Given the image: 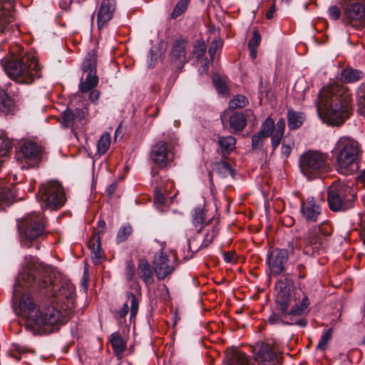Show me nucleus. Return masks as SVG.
<instances>
[{
  "mask_svg": "<svg viewBox=\"0 0 365 365\" xmlns=\"http://www.w3.org/2000/svg\"><path fill=\"white\" fill-rule=\"evenodd\" d=\"M217 171L222 175L223 177L234 175V170L231 165L224 160H220L215 164Z\"/></svg>",
  "mask_w": 365,
  "mask_h": 365,
  "instance_id": "41",
  "label": "nucleus"
},
{
  "mask_svg": "<svg viewBox=\"0 0 365 365\" xmlns=\"http://www.w3.org/2000/svg\"><path fill=\"white\" fill-rule=\"evenodd\" d=\"M251 117L255 118L252 110L233 113L229 119L230 127L232 130V132L236 133L242 131L247 125V120Z\"/></svg>",
  "mask_w": 365,
  "mask_h": 365,
  "instance_id": "27",
  "label": "nucleus"
},
{
  "mask_svg": "<svg viewBox=\"0 0 365 365\" xmlns=\"http://www.w3.org/2000/svg\"><path fill=\"white\" fill-rule=\"evenodd\" d=\"M296 274L298 275L299 278L304 279L307 276V268L306 267L300 263L298 264L296 267Z\"/></svg>",
  "mask_w": 365,
  "mask_h": 365,
  "instance_id": "56",
  "label": "nucleus"
},
{
  "mask_svg": "<svg viewBox=\"0 0 365 365\" xmlns=\"http://www.w3.org/2000/svg\"><path fill=\"white\" fill-rule=\"evenodd\" d=\"M190 0H179L170 14V18L175 19L183 14L190 4Z\"/></svg>",
  "mask_w": 365,
  "mask_h": 365,
  "instance_id": "39",
  "label": "nucleus"
},
{
  "mask_svg": "<svg viewBox=\"0 0 365 365\" xmlns=\"http://www.w3.org/2000/svg\"><path fill=\"white\" fill-rule=\"evenodd\" d=\"M300 212L307 222H315L321 215V208L313 197H309L301 202Z\"/></svg>",
  "mask_w": 365,
  "mask_h": 365,
  "instance_id": "24",
  "label": "nucleus"
},
{
  "mask_svg": "<svg viewBox=\"0 0 365 365\" xmlns=\"http://www.w3.org/2000/svg\"><path fill=\"white\" fill-rule=\"evenodd\" d=\"M110 343L116 355L122 354L126 349L125 341L118 332L111 334Z\"/></svg>",
  "mask_w": 365,
  "mask_h": 365,
  "instance_id": "34",
  "label": "nucleus"
},
{
  "mask_svg": "<svg viewBox=\"0 0 365 365\" xmlns=\"http://www.w3.org/2000/svg\"><path fill=\"white\" fill-rule=\"evenodd\" d=\"M192 221L195 227L201 225L205 221V212L201 208H196L192 213Z\"/></svg>",
  "mask_w": 365,
  "mask_h": 365,
  "instance_id": "46",
  "label": "nucleus"
},
{
  "mask_svg": "<svg viewBox=\"0 0 365 365\" xmlns=\"http://www.w3.org/2000/svg\"><path fill=\"white\" fill-rule=\"evenodd\" d=\"M116 9L115 0H103L97 13V25L101 29L111 20Z\"/></svg>",
  "mask_w": 365,
  "mask_h": 365,
  "instance_id": "23",
  "label": "nucleus"
},
{
  "mask_svg": "<svg viewBox=\"0 0 365 365\" xmlns=\"http://www.w3.org/2000/svg\"><path fill=\"white\" fill-rule=\"evenodd\" d=\"M288 257L289 251L285 249H274L269 253L267 264L272 274L277 276L284 272Z\"/></svg>",
  "mask_w": 365,
  "mask_h": 365,
  "instance_id": "18",
  "label": "nucleus"
},
{
  "mask_svg": "<svg viewBox=\"0 0 365 365\" xmlns=\"http://www.w3.org/2000/svg\"><path fill=\"white\" fill-rule=\"evenodd\" d=\"M360 153V146L356 140L346 136L341 137L331 151L337 170L344 175L351 174Z\"/></svg>",
  "mask_w": 365,
  "mask_h": 365,
  "instance_id": "5",
  "label": "nucleus"
},
{
  "mask_svg": "<svg viewBox=\"0 0 365 365\" xmlns=\"http://www.w3.org/2000/svg\"><path fill=\"white\" fill-rule=\"evenodd\" d=\"M101 92L98 90H91L90 94H89V99L93 103H96L100 97Z\"/></svg>",
  "mask_w": 365,
  "mask_h": 365,
  "instance_id": "59",
  "label": "nucleus"
},
{
  "mask_svg": "<svg viewBox=\"0 0 365 365\" xmlns=\"http://www.w3.org/2000/svg\"><path fill=\"white\" fill-rule=\"evenodd\" d=\"M361 72L351 68H347L344 69L340 75V80L345 83H351L358 81L361 78Z\"/></svg>",
  "mask_w": 365,
  "mask_h": 365,
  "instance_id": "35",
  "label": "nucleus"
},
{
  "mask_svg": "<svg viewBox=\"0 0 365 365\" xmlns=\"http://www.w3.org/2000/svg\"><path fill=\"white\" fill-rule=\"evenodd\" d=\"M36 199L43 208L58 210L66 201L63 186L56 180H51L42 184L36 195Z\"/></svg>",
  "mask_w": 365,
  "mask_h": 365,
  "instance_id": "10",
  "label": "nucleus"
},
{
  "mask_svg": "<svg viewBox=\"0 0 365 365\" xmlns=\"http://www.w3.org/2000/svg\"><path fill=\"white\" fill-rule=\"evenodd\" d=\"M14 3L11 0H0V34H5L11 27Z\"/></svg>",
  "mask_w": 365,
  "mask_h": 365,
  "instance_id": "22",
  "label": "nucleus"
},
{
  "mask_svg": "<svg viewBox=\"0 0 365 365\" xmlns=\"http://www.w3.org/2000/svg\"><path fill=\"white\" fill-rule=\"evenodd\" d=\"M154 202L158 205H163L165 202V195L158 190H155Z\"/></svg>",
  "mask_w": 365,
  "mask_h": 365,
  "instance_id": "57",
  "label": "nucleus"
},
{
  "mask_svg": "<svg viewBox=\"0 0 365 365\" xmlns=\"http://www.w3.org/2000/svg\"><path fill=\"white\" fill-rule=\"evenodd\" d=\"M293 301L294 304L289 309L287 317L289 321L285 324L305 327L307 324V321L302 316L307 314L309 312L310 301L308 294L300 288L299 291L294 292Z\"/></svg>",
  "mask_w": 365,
  "mask_h": 365,
  "instance_id": "14",
  "label": "nucleus"
},
{
  "mask_svg": "<svg viewBox=\"0 0 365 365\" xmlns=\"http://www.w3.org/2000/svg\"><path fill=\"white\" fill-rule=\"evenodd\" d=\"M261 41V35L259 32L255 30L253 32V36L248 42V47L257 48Z\"/></svg>",
  "mask_w": 365,
  "mask_h": 365,
  "instance_id": "52",
  "label": "nucleus"
},
{
  "mask_svg": "<svg viewBox=\"0 0 365 365\" xmlns=\"http://www.w3.org/2000/svg\"><path fill=\"white\" fill-rule=\"evenodd\" d=\"M329 17L332 21L341 20L343 11H341L340 7L336 5H333L329 7L327 10Z\"/></svg>",
  "mask_w": 365,
  "mask_h": 365,
  "instance_id": "47",
  "label": "nucleus"
},
{
  "mask_svg": "<svg viewBox=\"0 0 365 365\" xmlns=\"http://www.w3.org/2000/svg\"><path fill=\"white\" fill-rule=\"evenodd\" d=\"M154 270L158 279H164L175 269L173 262L169 256L163 251L158 252L153 259Z\"/></svg>",
  "mask_w": 365,
  "mask_h": 365,
  "instance_id": "19",
  "label": "nucleus"
},
{
  "mask_svg": "<svg viewBox=\"0 0 365 365\" xmlns=\"http://www.w3.org/2000/svg\"><path fill=\"white\" fill-rule=\"evenodd\" d=\"M118 182L116 181L113 182L109 185L106 189L107 195L111 197L117 189Z\"/></svg>",
  "mask_w": 365,
  "mask_h": 365,
  "instance_id": "58",
  "label": "nucleus"
},
{
  "mask_svg": "<svg viewBox=\"0 0 365 365\" xmlns=\"http://www.w3.org/2000/svg\"><path fill=\"white\" fill-rule=\"evenodd\" d=\"M12 84L8 83L4 86H0V110L5 113H9L14 108V102L9 95L14 93L11 90Z\"/></svg>",
  "mask_w": 365,
  "mask_h": 365,
  "instance_id": "28",
  "label": "nucleus"
},
{
  "mask_svg": "<svg viewBox=\"0 0 365 365\" xmlns=\"http://www.w3.org/2000/svg\"><path fill=\"white\" fill-rule=\"evenodd\" d=\"M98 225L103 229L106 227V222L103 220H99ZM103 232V230H98L94 233L88 242V247L91 252L92 261L95 264H100L101 260L104 258V252L101 245V235Z\"/></svg>",
  "mask_w": 365,
  "mask_h": 365,
  "instance_id": "21",
  "label": "nucleus"
},
{
  "mask_svg": "<svg viewBox=\"0 0 365 365\" xmlns=\"http://www.w3.org/2000/svg\"><path fill=\"white\" fill-rule=\"evenodd\" d=\"M341 22L357 29L365 28V0H349L343 9Z\"/></svg>",
  "mask_w": 365,
  "mask_h": 365,
  "instance_id": "15",
  "label": "nucleus"
},
{
  "mask_svg": "<svg viewBox=\"0 0 365 365\" xmlns=\"http://www.w3.org/2000/svg\"><path fill=\"white\" fill-rule=\"evenodd\" d=\"M126 297L130 300V317H135L138 311L139 302L137 297L131 292H127Z\"/></svg>",
  "mask_w": 365,
  "mask_h": 365,
  "instance_id": "45",
  "label": "nucleus"
},
{
  "mask_svg": "<svg viewBox=\"0 0 365 365\" xmlns=\"http://www.w3.org/2000/svg\"><path fill=\"white\" fill-rule=\"evenodd\" d=\"M168 146L164 140H160L155 144L150 150V157L159 168H165L168 165Z\"/></svg>",
  "mask_w": 365,
  "mask_h": 365,
  "instance_id": "26",
  "label": "nucleus"
},
{
  "mask_svg": "<svg viewBox=\"0 0 365 365\" xmlns=\"http://www.w3.org/2000/svg\"><path fill=\"white\" fill-rule=\"evenodd\" d=\"M333 329L329 328L322 333L320 340L317 346V349L319 351H325L328 347V344L332 339Z\"/></svg>",
  "mask_w": 365,
  "mask_h": 365,
  "instance_id": "40",
  "label": "nucleus"
},
{
  "mask_svg": "<svg viewBox=\"0 0 365 365\" xmlns=\"http://www.w3.org/2000/svg\"><path fill=\"white\" fill-rule=\"evenodd\" d=\"M154 267H152L147 260L141 259L138 261L137 275L147 287L154 283Z\"/></svg>",
  "mask_w": 365,
  "mask_h": 365,
  "instance_id": "29",
  "label": "nucleus"
},
{
  "mask_svg": "<svg viewBox=\"0 0 365 365\" xmlns=\"http://www.w3.org/2000/svg\"><path fill=\"white\" fill-rule=\"evenodd\" d=\"M254 359L259 365H280L282 363V351L278 341L265 339L252 346Z\"/></svg>",
  "mask_w": 365,
  "mask_h": 365,
  "instance_id": "9",
  "label": "nucleus"
},
{
  "mask_svg": "<svg viewBox=\"0 0 365 365\" xmlns=\"http://www.w3.org/2000/svg\"><path fill=\"white\" fill-rule=\"evenodd\" d=\"M358 113L365 118V90L363 89L358 93Z\"/></svg>",
  "mask_w": 365,
  "mask_h": 365,
  "instance_id": "49",
  "label": "nucleus"
},
{
  "mask_svg": "<svg viewBox=\"0 0 365 365\" xmlns=\"http://www.w3.org/2000/svg\"><path fill=\"white\" fill-rule=\"evenodd\" d=\"M267 138L264 134L257 132L252 137V148L255 150H262Z\"/></svg>",
  "mask_w": 365,
  "mask_h": 365,
  "instance_id": "44",
  "label": "nucleus"
},
{
  "mask_svg": "<svg viewBox=\"0 0 365 365\" xmlns=\"http://www.w3.org/2000/svg\"><path fill=\"white\" fill-rule=\"evenodd\" d=\"M85 118L86 113L82 109L76 108L72 110L68 108L62 113L61 125L64 128L73 129L78 126V123H83Z\"/></svg>",
  "mask_w": 365,
  "mask_h": 365,
  "instance_id": "25",
  "label": "nucleus"
},
{
  "mask_svg": "<svg viewBox=\"0 0 365 365\" xmlns=\"http://www.w3.org/2000/svg\"><path fill=\"white\" fill-rule=\"evenodd\" d=\"M287 118L289 130H296L302 125L305 119V115L302 112H297L292 108H289L287 109Z\"/></svg>",
  "mask_w": 365,
  "mask_h": 365,
  "instance_id": "32",
  "label": "nucleus"
},
{
  "mask_svg": "<svg viewBox=\"0 0 365 365\" xmlns=\"http://www.w3.org/2000/svg\"><path fill=\"white\" fill-rule=\"evenodd\" d=\"M319 110L324 121L332 125H340L351 114L352 95L344 85L324 88L319 94Z\"/></svg>",
  "mask_w": 365,
  "mask_h": 365,
  "instance_id": "3",
  "label": "nucleus"
},
{
  "mask_svg": "<svg viewBox=\"0 0 365 365\" xmlns=\"http://www.w3.org/2000/svg\"><path fill=\"white\" fill-rule=\"evenodd\" d=\"M226 365H251L249 356L244 352L233 349L226 354Z\"/></svg>",
  "mask_w": 365,
  "mask_h": 365,
  "instance_id": "30",
  "label": "nucleus"
},
{
  "mask_svg": "<svg viewBox=\"0 0 365 365\" xmlns=\"http://www.w3.org/2000/svg\"><path fill=\"white\" fill-rule=\"evenodd\" d=\"M200 232L201 228H200L197 231L196 235L190 238L188 241L189 250L193 253L197 252L202 247H205L204 246V242L202 240V237L201 236Z\"/></svg>",
  "mask_w": 365,
  "mask_h": 365,
  "instance_id": "37",
  "label": "nucleus"
},
{
  "mask_svg": "<svg viewBox=\"0 0 365 365\" xmlns=\"http://www.w3.org/2000/svg\"><path fill=\"white\" fill-rule=\"evenodd\" d=\"M294 146V140H289L284 139L282 142V148H281L282 155L285 158H287L290 155Z\"/></svg>",
  "mask_w": 365,
  "mask_h": 365,
  "instance_id": "48",
  "label": "nucleus"
},
{
  "mask_svg": "<svg viewBox=\"0 0 365 365\" xmlns=\"http://www.w3.org/2000/svg\"><path fill=\"white\" fill-rule=\"evenodd\" d=\"M218 144L223 154H230L235 148L236 139L232 135L219 136Z\"/></svg>",
  "mask_w": 365,
  "mask_h": 365,
  "instance_id": "33",
  "label": "nucleus"
},
{
  "mask_svg": "<svg viewBox=\"0 0 365 365\" xmlns=\"http://www.w3.org/2000/svg\"><path fill=\"white\" fill-rule=\"evenodd\" d=\"M248 104V99L243 95H237L229 102L230 109L235 110L245 107Z\"/></svg>",
  "mask_w": 365,
  "mask_h": 365,
  "instance_id": "42",
  "label": "nucleus"
},
{
  "mask_svg": "<svg viewBox=\"0 0 365 365\" xmlns=\"http://www.w3.org/2000/svg\"><path fill=\"white\" fill-rule=\"evenodd\" d=\"M133 228L130 225H125L122 226L117 234L116 241L118 243L126 241L128 237L132 234Z\"/></svg>",
  "mask_w": 365,
  "mask_h": 365,
  "instance_id": "43",
  "label": "nucleus"
},
{
  "mask_svg": "<svg viewBox=\"0 0 365 365\" xmlns=\"http://www.w3.org/2000/svg\"><path fill=\"white\" fill-rule=\"evenodd\" d=\"M18 313L26 319V328L34 334H48L54 326L65 322L63 314L53 304L39 306L31 296L26 294L19 299Z\"/></svg>",
  "mask_w": 365,
  "mask_h": 365,
  "instance_id": "2",
  "label": "nucleus"
},
{
  "mask_svg": "<svg viewBox=\"0 0 365 365\" xmlns=\"http://www.w3.org/2000/svg\"><path fill=\"white\" fill-rule=\"evenodd\" d=\"M292 280L284 278L278 280L275 284L277 292L275 305L276 309L282 316L287 318L289 307L294 299V290Z\"/></svg>",
  "mask_w": 365,
  "mask_h": 365,
  "instance_id": "16",
  "label": "nucleus"
},
{
  "mask_svg": "<svg viewBox=\"0 0 365 365\" xmlns=\"http://www.w3.org/2000/svg\"><path fill=\"white\" fill-rule=\"evenodd\" d=\"M220 46H221V42L220 41H213L210 43V46L208 49V53L212 60L214 59L216 51Z\"/></svg>",
  "mask_w": 365,
  "mask_h": 365,
  "instance_id": "54",
  "label": "nucleus"
},
{
  "mask_svg": "<svg viewBox=\"0 0 365 365\" xmlns=\"http://www.w3.org/2000/svg\"><path fill=\"white\" fill-rule=\"evenodd\" d=\"M282 317H285L282 316L281 313L279 314L278 313L273 312L268 318V322L270 324H276L280 322H282L284 324H285L284 323L287 322H284Z\"/></svg>",
  "mask_w": 365,
  "mask_h": 365,
  "instance_id": "53",
  "label": "nucleus"
},
{
  "mask_svg": "<svg viewBox=\"0 0 365 365\" xmlns=\"http://www.w3.org/2000/svg\"><path fill=\"white\" fill-rule=\"evenodd\" d=\"M275 3L276 1H272V4L266 13V18L267 19H272L274 16V14L276 11Z\"/></svg>",
  "mask_w": 365,
  "mask_h": 365,
  "instance_id": "61",
  "label": "nucleus"
},
{
  "mask_svg": "<svg viewBox=\"0 0 365 365\" xmlns=\"http://www.w3.org/2000/svg\"><path fill=\"white\" fill-rule=\"evenodd\" d=\"M46 219L40 213L31 212L18 222L21 242L26 247H31V242L43 238L47 234L45 231Z\"/></svg>",
  "mask_w": 365,
  "mask_h": 365,
  "instance_id": "7",
  "label": "nucleus"
},
{
  "mask_svg": "<svg viewBox=\"0 0 365 365\" xmlns=\"http://www.w3.org/2000/svg\"><path fill=\"white\" fill-rule=\"evenodd\" d=\"M236 253L234 251L225 252L222 253L224 261L227 263L235 262Z\"/></svg>",
  "mask_w": 365,
  "mask_h": 365,
  "instance_id": "55",
  "label": "nucleus"
},
{
  "mask_svg": "<svg viewBox=\"0 0 365 365\" xmlns=\"http://www.w3.org/2000/svg\"><path fill=\"white\" fill-rule=\"evenodd\" d=\"M97 51L93 49L88 52L81 66L83 75L79 85V90L82 93H88L95 88L98 83L96 73Z\"/></svg>",
  "mask_w": 365,
  "mask_h": 365,
  "instance_id": "13",
  "label": "nucleus"
},
{
  "mask_svg": "<svg viewBox=\"0 0 365 365\" xmlns=\"http://www.w3.org/2000/svg\"><path fill=\"white\" fill-rule=\"evenodd\" d=\"M332 233V227L328 222L307 231L304 237V253L307 255L324 253L329 247L328 237Z\"/></svg>",
  "mask_w": 365,
  "mask_h": 365,
  "instance_id": "8",
  "label": "nucleus"
},
{
  "mask_svg": "<svg viewBox=\"0 0 365 365\" xmlns=\"http://www.w3.org/2000/svg\"><path fill=\"white\" fill-rule=\"evenodd\" d=\"M327 192V201L331 210L344 211L353 206L355 194L350 187L334 182L329 187Z\"/></svg>",
  "mask_w": 365,
  "mask_h": 365,
  "instance_id": "11",
  "label": "nucleus"
},
{
  "mask_svg": "<svg viewBox=\"0 0 365 365\" xmlns=\"http://www.w3.org/2000/svg\"><path fill=\"white\" fill-rule=\"evenodd\" d=\"M128 311L129 307L127 302L123 304V307L119 311H118L117 314L120 318H123L128 314Z\"/></svg>",
  "mask_w": 365,
  "mask_h": 365,
  "instance_id": "60",
  "label": "nucleus"
},
{
  "mask_svg": "<svg viewBox=\"0 0 365 365\" xmlns=\"http://www.w3.org/2000/svg\"><path fill=\"white\" fill-rule=\"evenodd\" d=\"M43 148L37 143L26 141L16 153V159L21 169L36 168L42 159Z\"/></svg>",
  "mask_w": 365,
  "mask_h": 365,
  "instance_id": "12",
  "label": "nucleus"
},
{
  "mask_svg": "<svg viewBox=\"0 0 365 365\" xmlns=\"http://www.w3.org/2000/svg\"><path fill=\"white\" fill-rule=\"evenodd\" d=\"M22 48L16 46L11 49V57L4 60L2 66L7 76L20 84L29 85L42 76L41 67L34 54H15Z\"/></svg>",
  "mask_w": 365,
  "mask_h": 365,
  "instance_id": "4",
  "label": "nucleus"
},
{
  "mask_svg": "<svg viewBox=\"0 0 365 365\" xmlns=\"http://www.w3.org/2000/svg\"><path fill=\"white\" fill-rule=\"evenodd\" d=\"M285 130V120L281 118L276 124L274 120L268 117L262 123L259 132L266 137L271 138L272 151L274 152L280 144Z\"/></svg>",
  "mask_w": 365,
  "mask_h": 365,
  "instance_id": "17",
  "label": "nucleus"
},
{
  "mask_svg": "<svg viewBox=\"0 0 365 365\" xmlns=\"http://www.w3.org/2000/svg\"><path fill=\"white\" fill-rule=\"evenodd\" d=\"M13 198L14 194L10 189L7 187L0 189V202H10Z\"/></svg>",
  "mask_w": 365,
  "mask_h": 365,
  "instance_id": "51",
  "label": "nucleus"
},
{
  "mask_svg": "<svg viewBox=\"0 0 365 365\" xmlns=\"http://www.w3.org/2000/svg\"><path fill=\"white\" fill-rule=\"evenodd\" d=\"M357 185H361L363 187H365V170H363L356 178Z\"/></svg>",
  "mask_w": 365,
  "mask_h": 365,
  "instance_id": "62",
  "label": "nucleus"
},
{
  "mask_svg": "<svg viewBox=\"0 0 365 365\" xmlns=\"http://www.w3.org/2000/svg\"><path fill=\"white\" fill-rule=\"evenodd\" d=\"M19 288L31 289L53 297L51 302L60 305L64 311H60L65 318L63 324L76 307L75 286L68 280L57 278L50 266L40 262L35 257H25L24 269L16 280L15 292H20Z\"/></svg>",
  "mask_w": 365,
  "mask_h": 365,
  "instance_id": "1",
  "label": "nucleus"
},
{
  "mask_svg": "<svg viewBox=\"0 0 365 365\" xmlns=\"http://www.w3.org/2000/svg\"><path fill=\"white\" fill-rule=\"evenodd\" d=\"M205 227L206 232L204 235L202 240L204 242V246L207 247L212 242L214 238L217 235L219 232V228L217 223L212 225L211 226H210L208 224H206L204 226H202L200 228L202 229Z\"/></svg>",
  "mask_w": 365,
  "mask_h": 365,
  "instance_id": "36",
  "label": "nucleus"
},
{
  "mask_svg": "<svg viewBox=\"0 0 365 365\" xmlns=\"http://www.w3.org/2000/svg\"><path fill=\"white\" fill-rule=\"evenodd\" d=\"M213 84L218 93L223 95L227 93V86L220 77H215L213 78Z\"/></svg>",
  "mask_w": 365,
  "mask_h": 365,
  "instance_id": "50",
  "label": "nucleus"
},
{
  "mask_svg": "<svg viewBox=\"0 0 365 365\" xmlns=\"http://www.w3.org/2000/svg\"><path fill=\"white\" fill-rule=\"evenodd\" d=\"M299 168L310 180L321 178L331 170L328 155L317 150L304 152L299 158Z\"/></svg>",
  "mask_w": 365,
  "mask_h": 365,
  "instance_id": "6",
  "label": "nucleus"
},
{
  "mask_svg": "<svg viewBox=\"0 0 365 365\" xmlns=\"http://www.w3.org/2000/svg\"><path fill=\"white\" fill-rule=\"evenodd\" d=\"M288 247H289V250L291 252H294V243L293 242H289L288 244Z\"/></svg>",
  "mask_w": 365,
  "mask_h": 365,
  "instance_id": "64",
  "label": "nucleus"
},
{
  "mask_svg": "<svg viewBox=\"0 0 365 365\" xmlns=\"http://www.w3.org/2000/svg\"><path fill=\"white\" fill-rule=\"evenodd\" d=\"M248 48L250 49V56H251L252 58V59L256 58L257 53V48H254V47H248Z\"/></svg>",
  "mask_w": 365,
  "mask_h": 365,
  "instance_id": "63",
  "label": "nucleus"
},
{
  "mask_svg": "<svg viewBox=\"0 0 365 365\" xmlns=\"http://www.w3.org/2000/svg\"><path fill=\"white\" fill-rule=\"evenodd\" d=\"M188 41L183 38L175 39L171 48L170 59L171 63L178 68H182L187 62L186 48Z\"/></svg>",
  "mask_w": 365,
  "mask_h": 365,
  "instance_id": "20",
  "label": "nucleus"
},
{
  "mask_svg": "<svg viewBox=\"0 0 365 365\" xmlns=\"http://www.w3.org/2000/svg\"><path fill=\"white\" fill-rule=\"evenodd\" d=\"M110 135L108 133H104L97 143V152L100 155H104L110 146Z\"/></svg>",
  "mask_w": 365,
  "mask_h": 365,
  "instance_id": "38",
  "label": "nucleus"
},
{
  "mask_svg": "<svg viewBox=\"0 0 365 365\" xmlns=\"http://www.w3.org/2000/svg\"><path fill=\"white\" fill-rule=\"evenodd\" d=\"M137 273V269L135 267L134 264L131 262H127L126 267H125V277L128 282H130V289L135 290L138 294L141 295V286L137 278H135V274Z\"/></svg>",
  "mask_w": 365,
  "mask_h": 365,
  "instance_id": "31",
  "label": "nucleus"
}]
</instances>
